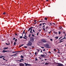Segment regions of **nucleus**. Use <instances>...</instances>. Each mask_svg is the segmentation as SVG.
I'll list each match as a JSON object with an SVG mask.
<instances>
[{"label":"nucleus","instance_id":"obj_25","mask_svg":"<svg viewBox=\"0 0 66 66\" xmlns=\"http://www.w3.org/2000/svg\"><path fill=\"white\" fill-rule=\"evenodd\" d=\"M18 62H22V61L21 60H18Z\"/></svg>","mask_w":66,"mask_h":66},{"label":"nucleus","instance_id":"obj_23","mask_svg":"<svg viewBox=\"0 0 66 66\" xmlns=\"http://www.w3.org/2000/svg\"><path fill=\"white\" fill-rule=\"evenodd\" d=\"M18 54V53H16V54H15L14 55H11V56H14V55H16Z\"/></svg>","mask_w":66,"mask_h":66},{"label":"nucleus","instance_id":"obj_61","mask_svg":"<svg viewBox=\"0 0 66 66\" xmlns=\"http://www.w3.org/2000/svg\"><path fill=\"white\" fill-rule=\"evenodd\" d=\"M39 32H40V31H41V29H40V30H39Z\"/></svg>","mask_w":66,"mask_h":66},{"label":"nucleus","instance_id":"obj_43","mask_svg":"<svg viewBox=\"0 0 66 66\" xmlns=\"http://www.w3.org/2000/svg\"><path fill=\"white\" fill-rule=\"evenodd\" d=\"M62 37H61L59 39V40H60V39H61V38H62Z\"/></svg>","mask_w":66,"mask_h":66},{"label":"nucleus","instance_id":"obj_4","mask_svg":"<svg viewBox=\"0 0 66 66\" xmlns=\"http://www.w3.org/2000/svg\"><path fill=\"white\" fill-rule=\"evenodd\" d=\"M30 40L32 42H33L34 41V38L33 37H31L30 38Z\"/></svg>","mask_w":66,"mask_h":66},{"label":"nucleus","instance_id":"obj_10","mask_svg":"<svg viewBox=\"0 0 66 66\" xmlns=\"http://www.w3.org/2000/svg\"><path fill=\"white\" fill-rule=\"evenodd\" d=\"M39 22H45L43 20H42V21H40Z\"/></svg>","mask_w":66,"mask_h":66},{"label":"nucleus","instance_id":"obj_18","mask_svg":"<svg viewBox=\"0 0 66 66\" xmlns=\"http://www.w3.org/2000/svg\"><path fill=\"white\" fill-rule=\"evenodd\" d=\"M55 38H56V39H57L58 38H59V37H55Z\"/></svg>","mask_w":66,"mask_h":66},{"label":"nucleus","instance_id":"obj_2","mask_svg":"<svg viewBox=\"0 0 66 66\" xmlns=\"http://www.w3.org/2000/svg\"><path fill=\"white\" fill-rule=\"evenodd\" d=\"M57 64L58 65H56V66H64L63 64L61 63H57Z\"/></svg>","mask_w":66,"mask_h":66},{"label":"nucleus","instance_id":"obj_44","mask_svg":"<svg viewBox=\"0 0 66 66\" xmlns=\"http://www.w3.org/2000/svg\"><path fill=\"white\" fill-rule=\"evenodd\" d=\"M5 12H4V13H3V14L4 15H5Z\"/></svg>","mask_w":66,"mask_h":66},{"label":"nucleus","instance_id":"obj_49","mask_svg":"<svg viewBox=\"0 0 66 66\" xmlns=\"http://www.w3.org/2000/svg\"><path fill=\"white\" fill-rule=\"evenodd\" d=\"M22 51H18V52H22Z\"/></svg>","mask_w":66,"mask_h":66},{"label":"nucleus","instance_id":"obj_33","mask_svg":"<svg viewBox=\"0 0 66 66\" xmlns=\"http://www.w3.org/2000/svg\"><path fill=\"white\" fill-rule=\"evenodd\" d=\"M24 48H28V47L27 46H25L24 47Z\"/></svg>","mask_w":66,"mask_h":66},{"label":"nucleus","instance_id":"obj_7","mask_svg":"<svg viewBox=\"0 0 66 66\" xmlns=\"http://www.w3.org/2000/svg\"><path fill=\"white\" fill-rule=\"evenodd\" d=\"M41 41L43 43H46V40L44 39H42Z\"/></svg>","mask_w":66,"mask_h":66},{"label":"nucleus","instance_id":"obj_21","mask_svg":"<svg viewBox=\"0 0 66 66\" xmlns=\"http://www.w3.org/2000/svg\"><path fill=\"white\" fill-rule=\"evenodd\" d=\"M5 44H6V45H10V43H9V44H7V43H5Z\"/></svg>","mask_w":66,"mask_h":66},{"label":"nucleus","instance_id":"obj_24","mask_svg":"<svg viewBox=\"0 0 66 66\" xmlns=\"http://www.w3.org/2000/svg\"><path fill=\"white\" fill-rule=\"evenodd\" d=\"M31 65L30 64H28L27 66H30Z\"/></svg>","mask_w":66,"mask_h":66},{"label":"nucleus","instance_id":"obj_40","mask_svg":"<svg viewBox=\"0 0 66 66\" xmlns=\"http://www.w3.org/2000/svg\"><path fill=\"white\" fill-rule=\"evenodd\" d=\"M45 27V25H43L42 26L43 28H44Z\"/></svg>","mask_w":66,"mask_h":66},{"label":"nucleus","instance_id":"obj_52","mask_svg":"<svg viewBox=\"0 0 66 66\" xmlns=\"http://www.w3.org/2000/svg\"><path fill=\"white\" fill-rule=\"evenodd\" d=\"M43 30H44V31H45V28H43Z\"/></svg>","mask_w":66,"mask_h":66},{"label":"nucleus","instance_id":"obj_60","mask_svg":"<svg viewBox=\"0 0 66 66\" xmlns=\"http://www.w3.org/2000/svg\"><path fill=\"white\" fill-rule=\"evenodd\" d=\"M62 40V39H61L59 41V42H60V41H61Z\"/></svg>","mask_w":66,"mask_h":66},{"label":"nucleus","instance_id":"obj_38","mask_svg":"<svg viewBox=\"0 0 66 66\" xmlns=\"http://www.w3.org/2000/svg\"><path fill=\"white\" fill-rule=\"evenodd\" d=\"M35 59V61H37V58H36Z\"/></svg>","mask_w":66,"mask_h":66},{"label":"nucleus","instance_id":"obj_35","mask_svg":"<svg viewBox=\"0 0 66 66\" xmlns=\"http://www.w3.org/2000/svg\"><path fill=\"white\" fill-rule=\"evenodd\" d=\"M37 50H38V52H39V51H40V50H39V49H37Z\"/></svg>","mask_w":66,"mask_h":66},{"label":"nucleus","instance_id":"obj_16","mask_svg":"<svg viewBox=\"0 0 66 66\" xmlns=\"http://www.w3.org/2000/svg\"><path fill=\"white\" fill-rule=\"evenodd\" d=\"M65 35L64 36V37L63 38H64V39H66V34H65Z\"/></svg>","mask_w":66,"mask_h":66},{"label":"nucleus","instance_id":"obj_12","mask_svg":"<svg viewBox=\"0 0 66 66\" xmlns=\"http://www.w3.org/2000/svg\"><path fill=\"white\" fill-rule=\"evenodd\" d=\"M8 48H9L8 47H4V48H3V49L4 50H5V49H8Z\"/></svg>","mask_w":66,"mask_h":66},{"label":"nucleus","instance_id":"obj_64","mask_svg":"<svg viewBox=\"0 0 66 66\" xmlns=\"http://www.w3.org/2000/svg\"><path fill=\"white\" fill-rule=\"evenodd\" d=\"M34 46H32V48H34Z\"/></svg>","mask_w":66,"mask_h":66},{"label":"nucleus","instance_id":"obj_46","mask_svg":"<svg viewBox=\"0 0 66 66\" xmlns=\"http://www.w3.org/2000/svg\"><path fill=\"white\" fill-rule=\"evenodd\" d=\"M50 40H51V41H52V40H52V39H50Z\"/></svg>","mask_w":66,"mask_h":66},{"label":"nucleus","instance_id":"obj_5","mask_svg":"<svg viewBox=\"0 0 66 66\" xmlns=\"http://www.w3.org/2000/svg\"><path fill=\"white\" fill-rule=\"evenodd\" d=\"M45 46L46 47V48H49V45L48 44H46L45 45Z\"/></svg>","mask_w":66,"mask_h":66},{"label":"nucleus","instance_id":"obj_20","mask_svg":"<svg viewBox=\"0 0 66 66\" xmlns=\"http://www.w3.org/2000/svg\"><path fill=\"white\" fill-rule=\"evenodd\" d=\"M30 36H31V34H29V35H28V37L29 38L30 37Z\"/></svg>","mask_w":66,"mask_h":66},{"label":"nucleus","instance_id":"obj_48","mask_svg":"<svg viewBox=\"0 0 66 66\" xmlns=\"http://www.w3.org/2000/svg\"><path fill=\"white\" fill-rule=\"evenodd\" d=\"M41 48H43V49H44V47H41Z\"/></svg>","mask_w":66,"mask_h":66},{"label":"nucleus","instance_id":"obj_63","mask_svg":"<svg viewBox=\"0 0 66 66\" xmlns=\"http://www.w3.org/2000/svg\"><path fill=\"white\" fill-rule=\"evenodd\" d=\"M15 35H17V34H15Z\"/></svg>","mask_w":66,"mask_h":66},{"label":"nucleus","instance_id":"obj_29","mask_svg":"<svg viewBox=\"0 0 66 66\" xmlns=\"http://www.w3.org/2000/svg\"><path fill=\"white\" fill-rule=\"evenodd\" d=\"M32 31H33V32H34V33H35V30H34L33 29L32 30Z\"/></svg>","mask_w":66,"mask_h":66},{"label":"nucleus","instance_id":"obj_37","mask_svg":"<svg viewBox=\"0 0 66 66\" xmlns=\"http://www.w3.org/2000/svg\"><path fill=\"white\" fill-rule=\"evenodd\" d=\"M58 34H61V32L59 31Z\"/></svg>","mask_w":66,"mask_h":66},{"label":"nucleus","instance_id":"obj_13","mask_svg":"<svg viewBox=\"0 0 66 66\" xmlns=\"http://www.w3.org/2000/svg\"><path fill=\"white\" fill-rule=\"evenodd\" d=\"M49 64L48 63H46L45 64V65H49Z\"/></svg>","mask_w":66,"mask_h":66},{"label":"nucleus","instance_id":"obj_50","mask_svg":"<svg viewBox=\"0 0 66 66\" xmlns=\"http://www.w3.org/2000/svg\"><path fill=\"white\" fill-rule=\"evenodd\" d=\"M51 30L50 32H48V34H50V33H51Z\"/></svg>","mask_w":66,"mask_h":66},{"label":"nucleus","instance_id":"obj_31","mask_svg":"<svg viewBox=\"0 0 66 66\" xmlns=\"http://www.w3.org/2000/svg\"><path fill=\"white\" fill-rule=\"evenodd\" d=\"M42 23L40 24H39V26H42Z\"/></svg>","mask_w":66,"mask_h":66},{"label":"nucleus","instance_id":"obj_39","mask_svg":"<svg viewBox=\"0 0 66 66\" xmlns=\"http://www.w3.org/2000/svg\"><path fill=\"white\" fill-rule=\"evenodd\" d=\"M32 36H34H34H35V35H34V34H32Z\"/></svg>","mask_w":66,"mask_h":66},{"label":"nucleus","instance_id":"obj_54","mask_svg":"<svg viewBox=\"0 0 66 66\" xmlns=\"http://www.w3.org/2000/svg\"><path fill=\"white\" fill-rule=\"evenodd\" d=\"M43 51H45V49H43Z\"/></svg>","mask_w":66,"mask_h":66},{"label":"nucleus","instance_id":"obj_11","mask_svg":"<svg viewBox=\"0 0 66 66\" xmlns=\"http://www.w3.org/2000/svg\"><path fill=\"white\" fill-rule=\"evenodd\" d=\"M20 57H21V59H23V58H24V57L22 55H21L20 56Z\"/></svg>","mask_w":66,"mask_h":66},{"label":"nucleus","instance_id":"obj_51","mask_svg":"<svg viewBox=\"0 0 66 66\" xmlns=\"http://www.w3.org/2000/svg\"><path fill=\"white\" fill-rule=\"evenodd\" d=\"M54 51H56V50L55 49H54Z\"/></svg>","mask_w":66,"mask_h":66},{"label":"nucleus","instance_id":"obj_59","mask_svg":"<svg viewBox=\"0 0 66 66\" xmlns=\"http://www.w3.org/2000/svg\"><path fill=\"white\" fill-rule=\"evenodd\" d=\"M24 37H27V36H26V35H24Z\"/></svg>","mask_w":66,"mask_h":66},{"label":"nucleus","instance_id":"obj_28","mask_svg":"<svg viewBox=\"0 0 66 66\" xmlns=\"http://www.w3.org/2000/svg\"><path fill=\"white\" fill-rule=\"evenodd\" d=\"M25 34V30H24V31H23V33L22 34Z\"/></svg>","mask_w":66,"mask_h":66},{"label":"nucleus","instance_id":"obj_36","mask_svg":"<svg viewBox=\"0 0 66 66\" xmlns=\"http://www.w3.org/2000/svg\"><path fill=\"white\" fill-rule=\"evenodd\" d=\"M36 53H37V52H36L35 53V55H36Z\"/></svg>","mask_w":66,"mask_h":66},{"label":"nucleus","instance_id":"obj_62","mask_svg":"<svg viewBox=\"0 0 66 66\" xmlns=\"http://www.w3.org/2000/svg\"><path fill=\"white\" fill-rule=\"evenodd\" d=\"M41 51L40 52H42V50H41Z\"/></svg>","mask_w":66,"mask_h":66},{"label":"nucleus","instance_id":"obj_19","mask_svg":"<svg viewBox=\"0 0 66 66\" xmlns=\"http://www.w3.org/2000/svg\"><path fill=\"white\" fill-rule=\"evenodd\" d=\"M3 57H4V56H0V59L1 58H2Z\"/></svg>","mask_w":66,"mask_h":66},{"label":"nucleus","instance_id":"obj_56","mask_svg":"<svg viewBox=\"0 0 66 66\" xmlns=\"http://www.w3.org/2000/svg\"><path fill=\"white\" fill-rule=\"evenodd\" d=\"M13 40H15V38H14L13 39Z\"/></svg>","mask_w":66,"mask_h":66},{"label":"nucleus","instance_id":"obj_17","mask_svg":"<svg viewBox=\"0 0 66 66\" xmlns=\"http://www.w3.org/2000/svg\"><path fill=\"white\" fill-rule=\"evenodd\" d=\"M24 64H25V66H28V64H27L26 63H24Z\"/></svg>","mask_w":66,"mask_h":66},{"label":"nucleus","instance_id":"obj_14","mask_svg":"<svg viewBox=\"0 0 66 66\" xmlns=\"http://www.w3.org/2000/svg\"><path fill=\"white\" fill-rule=\"evenodd\" d=\"M53 33H54V34H57V32H55V31H53Z\"/></svg>","mask_w":66,"mask_h":66},{"label":"nucleus","instance_id":"obj_41","mask_svg":"<svg viewBox=\"0 0 66 66\" xmlns=\"http://www.w3.org/2000/svg\"><path fill=\"white\" fill-rule=\"evenodd\" d=\"M20 38H22V36H21L20 37Z\"/></svg>","mask_w":66,"mask_h":66},{"label":"nucleus","instance_id":"obj_58","mask_svg":"<svg viewBox=\"0 0 66 66\" xmlns=\"http://www.w3.org/2000/svg\"><path fill=\"white\" fill-rule=\"evenodd\" d=\"M63 33L64 34H65V32L64 31V32H63Z\"/></svg>","mask_w":66,"mask_h":66},{"label":"nucleus","instance_id":"obj_15","mask_svg":"<svg viewBox=\"0 0 66 66\" xmlns=\"http://www.w3.org/2000/svg\"><path fill=\"white\" fill-rule=\"evenodd\" d=\"M64 41H59V43H62V42H63Z\"/></svg>","mask_w":66,"mask_h":66},{"label":"nucleus","instance_id":"obj_55","mask_svg":"<svg viewBox=\"0 0 66 66\" xmlns=\"http://www.w3.org/2000/svg\"><path fill=\"white\" fill-rule=\"evenodd\" d=\"M21 45V46H23V44H22Z\"/></svg>","mask_w":66,"mask_h":66},{"label":"nucleus","instance_id":"obj_9","mask_svg":"<svg viewBox=\"0 0 66 66\" xmlns=\"http://www.w3.org/2000/svg\"><path fill=\"white\" fill-rule=\"evenodd\" d=\"M41 23L42 24H43V25H44L45 24V25H46L47 24V23Z\"/></svg>","mask_w":66,"mask_h":66},{"label":"nucleus","instance_id":"obj_53","mask_svg":"<svg viewBox=\"0 0 66 66\" xmlns=\"http://www.w3.org/2000/svg\"><path fill=\"white\" fill-rule=\"evenodd\" d=\"M37 21L36 20H35L34 21V22H36Z\"/></svg>","mask_w":66,"mask_h":66},{"label":"nucleus","instance_id":"obj_8","mask_svg":"<svg viewBox=\"0 0 66 66\" xmlns=\"http://www.w3.org/2000/svg\"><path fill=\"white\" fill-rule=\"evenodd\" d=\"M9 51H5L4 50H3L2 51V52H3V53H5V52H9Z\"/></svg>","mask_w":66,"mask_h":66},{"label":"nucleus","instance_id":"obj_47","mask_svg":"<svg viewBox=\"0 0 66 66\" xmlns=\"http://www.w3.org/2000/svg\"><path fill=\"white\" fill-rule=\"evenodd\" d=\"M20 60H21L22 61H24V60H23V59H20Z\"/></svg>","mask_w":66,"mask_h":66},{"label":"nucleus","instance_id":"obj_32","mask_svg":"<svg viewBox=\"0 0 66 66\" xmlns=\"http://www.w3.org/2000/svg\"><path fill=\"white\" fill-rule=\"evenodd\" d=\"M17 39H16L15 40V42H17Z\"/></svg>","mask_w":66,"mask_h":66},{"label":"nucleus","instance_id":"obj_57","mask_svg":"<svg viewBox=\"0 0 66 66\" xmlns=\"http://www.w3.org/2000/svg\"><path fill=\"white\" fill-rule=\"evenodd\" d=\"M13 53H16V52H12Z\"/></svg>","mask_w":66,"mask_h":66},{"label":"nucleus","instance_id":"obj_22","mask_svg":"<svg viewBox=\"0 0 66 66\" xmlns=\"http://www.w3.org/2000/svg\"><path fill=\"white\" fill-rule=\"evenodd\" d=\"M41 55L42 57H44L45 56V55Z\"/></svg>","mask_w":66,"mask_h":66},{"label":"nucleus","instance_id":"obj_3","mask_svg":"<svg viewBox=\"0 0 66 66\" xmlns=\"http://www.w3.org/2000/svg\"><path fill=\"white\" fill-rule=\"evenodd\" d=\"M27 46H32V43L31 42H29L27 44Z\"/></svg>","mask_w":66,"mask_h":66},{"label":"nucleus","instance_id":"obj_30","mask_svg":"<svg viewBox=\"0 0 66 66\" xmlns=\"http://www.w3.org/2000/svg\"><path fill=\"white\" fill-rule=\"evenodd\" d=\"M48 27H48V26L46 27V29H48Z\"/></svg>","mask_w":66,"mask_h":66},{"label":"nucleus","instance_id":"obj_27","mask_svg":"<svg viewBox=\"0 0 66 66\" xmlns=\"http://www.w3.org/2000/svg\"><path fill=\"white\" fill-rule=\"evenodd\" d=\"M47 18H45V20H47Z\"/></svg>","mask_w":66,"mask_h":66},{"label":"nucleus","instance_id":"obj_1","mask_svg":"<svg viewBox=\"0 0 66 66\" xmlns=\"http://www.w3.org/2000/svg\"><path fill=\"white\" fill-rule=\"evenodd\" d=\"M33 28V27H31L29 28L28 30V32H30V33L31 34H33V32H32V29Z\"/></svg>","mask_w":66,"mask_h":66},{"label":"nucleus","instance_id":"obj_34","mask_svg":"<svg viewBox=\"0 0 66 66\" xmlns=\"http://www.w3.org/2000/svg\"><path fill=\"white\" fill-rule=\"evenodd\" d=\"M61 30H63V28H62V27H61Z\"/></svg>","mask_w":66,"mask_h":66},{"label":"nucleus","instance_id":"obj_42","mask_svg":"<svg viewBox=\"0 0 66 66\" xmlns=\"http://www.w3.org/2000/svg\"><path fill=\"white\" fill-rule=\"evenodd\" d=\"M23 38H24V39H27L26 38H25V37H24Z\"/></svg>","mask_w":66,"mask_h":66},{"label":"nucleus","instance_id":"obj_26","mask_svg":"<svg viewBox=\"0 0 66 66\" xmlns=\"http://www.w3.org/2000/svg\"><path fill=\"white\" fill-rule=\"evenodd\" d=\"M39 34V32H38L37 34V35H38Z\"/></svg>","mask_w":66,"mask_h":66},{"label":"nucleus","instance_id":"obj_45","mask_svg":"<svg viewBox=\"0 0 66 66\" xmlns=\"http://www.w3.org/2000/svg\"><path fill=\"white\" fill-rule=\"evenodd\" d=\"M16 45V43L15 42H14V45Z\"/></svg>","mask_w":66,"mask_h":66},{"label":"nucleus","instance_id":"obj_6","mask_svg":"<svg viewBox=\"0 0 66 66\" xmlns=\"http://www.w3.org/2000/svg\"><path fill=\"white\" fill-rule=\"evenodd\" d=\"M19 65L20 66H24V64L22 63H20L19 64Z\"/></svg>","mask_w":66,"mask_h":66}]
</instances>
